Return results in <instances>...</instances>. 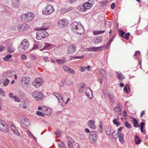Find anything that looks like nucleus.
Masks as SVG:
<instances>
[{
    "instance_id": "5",
    "label": "nucleus",
    "mask_w": 148,
    "mask_h": 148,
    "mask_svg": "<svg viewBox=\"0 0 148 148\" xmlns=\"http://www.w3.org/2000/svg\"><path fill=\"white\" fill-rule=\"evenodd\" d=\"M48 36L49 34L47 32L39 31L36 33V38L38 40H40L47 37Z\"/></svg>"
},
{
    "instance_id": "1",
    "label": "nucleus",
    "mask_w": 148,
    "mask_h": 148,
    "mask_svg": "<svg viewBox=\"0 0 148 148\" xmlns=\"http://www.w3.org/2000/svg\"><path fill=\"white\" fill-rule=\"evenodd\" d=\"M71 28L72 30L79 34H82L85 32L83 26L80 23L74 22L71 24Z\"/></svg>"
},
{
    "instance_id": "46",
    "label": "nucleus",
    "mask_w": 148,
    "mask_h": 148,
    "mask_svg": "<svg viewBox=\"0 0 148 148\" xmlns=\"http://www.w3.org/2000/svg\"><path fill=\"white\" fill-rule=\"evenodd\" d=\"M58 145L61 147H65V144L61 141H60L59 142Z\"/></svg>"
},
{
    "instance_id": "38",
    "label": "nucleus",
    "mask_w": 148,
    "mask_h": 148,
    "mask_svg": "<svg viewBox=\"0 0 148 148\" xmlns=\"http://www.w3.org/2000/svg\"><path fill=\"white\" fill-rule=\"evenodd\" d=\"M56 61L57 62L60 64H63L66 62L65 60L58 59Z\"/></svg>"
},
{
    "instance_id": "54",
    "label": "nucleus",
    "mask_w": 148,
    "mask_h": 148,
    "mask_svg": "<svg viewBox=\"0 0 148 148\" xmlns=\"http://www.w3.org/2000/svg\"><path fill=\"white\" fill-rule=\"evenodd\" d=\"M65 8L66 10L65 11H66V12L71 11L73 9V8L72 7H66Z\"/></svg>"
},
{
    "instance_id": "37",
    "label": "nucleus",
    "mask_w": 148,
    "mask_h": 148,
    "mask_svg": "<svg viewBox=\"0 0 148 148\" xmlns=\"http://www.w3.org/2000/svg\"><path fill=\"white\" fill-rule=\"evenodd\" d=\"M133 125L134 127H138L139 126V125H138V122L135 118H133Z\"/></svg>"
},
{
    "instance_id": "11",
    "label": "nucleus",
    "mask_w": 148,
    "mask_h": 148,
    "mask_svg": "<svg viewBox=\"0 0 148 148\" xmlns=\"http://www.w3.org/2000/svg\"><path fill=\"white\" fill-rule=\"evenodd\" d=\"M94 3L95 1L94 0H89L88 2H85L83 4L87 11L88 9H90Z\"/></svg>"
},
{
    "instance_id": "9",
    "label": "nucleus",
    "mask_w": 148,
    "mask_h": 148,
    "mask_svg": "<svg viewBox=\"0 0 148 148\" xmlns=\"http://www.w3.org/2000/svg\"><path fill=\"white\" fill-rule=\"evenodd\" d=\"M43 82V80L41 78L36 79L32 83V84L36 88H39L42 85Z\"/></svg>"
},
{
    "instance_id": "17",
    "label": "nucleus",
    "mask_w": 148,
    "mask_h": 148,
    "mask_svg": "<svg viewBox=\"0 0 148 148\" xmlns=\"http://www.w3.org/2000/svg\"><path fill=\"white\" fill-rule=\"evenodd\" d=\"M85 94L86 96L90 99H91L93 97L92 92L90 88H86Z\"/></svg>"
},
{
    "instance_id": "49",
    "label": "nucleus",
    "mask_w": 148,
    "mask_h": 148,
    "mask_svg": "<svg viewBox=\"0 0 148 148\" xmlns=\"http://www.w3.org/2000/svg\"><path fill=\"white\" fill-rule=\"evenodd\" d=\"M125 125L128 128L130 129L131 128V124L129 123L127 121H126L125 122Z\"/></svg>"
},
{
    "instance_id": "30",
    "label": "nucleus",
    "mask_w": 148,
    "mask_h": 148,
    "mask_svg": "<svg viewBox=\"0 0 148 148\" xmlns=\"http://www.w3.org/2000/svg\"><path fill=\"white\" fill-rule=\"evenodd\" d=\"M109 100L110 102L113 103L114 101L115 97V96L112 94H109Z\"/></svg>"
},
{
    "instance_id": "4",
    "label": "nucleus",
    "mask_w": 148,
    "mask_h": 148,
    "mask_svg": "<svg viewBox=\"0 0 148 148\" xmlns=\"http://www.w3.org/2000/svg\"><path fill=\"white\" fill-rule=\"evenodd\" d=\"M89 135V139L91 143H95L97 138V132L95 131H92L90 132Z\"/></svg>"
},
{
    "instance_id": "25",
    "label": "nucleus",
    "mask_w": 148,
    "mask_h": 148,
    "mask_svg": "<svg viewBox=\"0 0 148 148\" xmlns=\"http://www.w3.org/2000/svg\"><path fill=\"white\" fill-rule=\"evenodd\" d=\"M116 73L118 75L117 76L118 79L121 80L124 79L125 78V77L122 73L119 72H116Z\"/></svg>"
},
{
    "instance_id": "58",
    "label": "nucleus",
    "mask_w": 148,
    "mask_h": 148,
    "mask_svg": "<svg viewBox=\"0 0 148 148\" xmlns=\"http://www.w3.org/2000/svg\"><path fill=\"white\" fill-rule=\"evenodd\" d=\"M0 94L2 96H5L4 91L2 88L0 89Z\"/></svg>"
},
{
    "instance_id": "60",
    "label": "nucleus",
    "mask_w": 148,
    "mask_h": 148,
    "mask_svg": "<svg viewBox=\"0 0 148 148\" xmlns=\"http://www.w3.org/2000/svg\"><path fill=\"white\" fill-rule=\"evenodd\" d=\"M116 113V114L117 117L116 119H117L118 120H119V117L121 115V112Z\"/></svg>"
},
{
    "instance_id": "40",
    "label": "nucleus",
    "mask_w": 148,
    "mask_h": 148,
    "mask_svg": "<svg viewBox=\"0 0 148 148\" xmlns=\"http://www.w3.org/2000/svg\"><path fill=\"white\" fill-rule=\"evenodd\" d=\"M106 134L108 136H109L111 134V129L110 128H107L106 129Z\"/></svg>"
},
{
    "instance_id": "57",
    "label": "nucleus",
    "mask_w": 148,
    "mask_h": 148,
    "mask_svg": "<svg viewBox=\"0 0 148 148\" xmlns=\"http://www.w3.org/2000/svg\"><path fill=\"white\" fill-rule=\"evenodd\" d=\"M14 99V100L16 101H17L18 102H19L20 100L19 98L16 96H14L13 98Z\"/></svg>"
},
{
    "instance_id": "59",
    "label": "nucleus",
    "mask_w": 148,
    "mask_h": 148,
    "mask_svg": "<svg viewBox=\"0 0 148 148\" xmlns=\"http://www.w3.org/2000/svg\"><path fill=\"white\" fill-rule=\"evenodd\" d=\"M106 25H107L108 27H109L111 25V23L110 21H107L106 22Z\"/></svg>"
},
{
    "instance_id": "35",
    "label": "nucleus",
    "mask_w": 148,
    "mask_h": 148,
    "mask_svg": "<svg viewBox=\"0 0 148 148\" xmlns=\"http://www.w3.org/2000/svg\"><path fill=\"white\" fill-rule=\"evenodd\" d=\"M124 90L127 93H130V90L129 86L128 85L126 84L124 87Z\"/></svg>"
},
{
    "instance_id": "14",
    "label": "nucleus",
    "mask_w": 148,
    "mask_h": 148,
    "mask_svg": "<svg viewBox=\"0 0 148 148\" xmlns=\"http://www.w3.org/2000/svg\"><path fill=\"white\" fill-rule=\"evenodd\" d=\"M20 120L26 126H28L30 124V122L27 119L22 117H19Z\"/></svg>"
},
{
    "instance_id": "13",
    "label": "nucleus",
    "mask_w": 148,
    "mask_h": 148,
    "mask_svg": "<svg viewBox=\"0 0 148 148\" xmlns=\"http://www.w3.org/2000/svg\"><path fill=\"white\" fill-rule=\"evenodd\" d=\"M76 50V47L73 45H71L67 48L68 54H71L73 53Z\"/></svg>"
},
{
    "instance_id": "63",
    "label": "nucleus",
    "mask_w": 148,
    "mask_h": 148,
    "mask_svg": "<svg viewBox=\"0 0 148 148\" xmlns=\"http://www.w3.org/2000/svg\"><path fill=\"white\" fill-rule=\"evenodd\" d=\"M5 49V47L2 45L0 46V52L3 51Z\"/></svg>"
},
{
    "instance_id": "22",
    "label": "nucleus",
    "mask_w": 148,
    "mask_h": 148,
    "mask_svg": "<svg viewBox=\"0 0 148 148\" xmlns=\"http://www.w3.org/2000/svg\"><path fill=\"white\" fill-rule=\"evenodd\" d=\"M12 5L15 8H18L20 6V4L18 1L15 0L12 2Z\"/></svg>"
},
{
    "instance_id": "33",
    "label": "nucleus",
    "mask_w": 148,
    "mask_h": 148,
    "mask_svg": "<svg viewBox=\"0 0 148 148\" xmlns=\"http://www.w3.org/2000/svg\"><path fill=\"white\" fill-rule=\"evenodd\" d=\"M141 140L139 138V137L137 135H136L135 138V141L136 144H139L141 142Z\"/></svg>"
},
{
    "instance_id": "61",
    "label": "nucleus",
    "mask_w": 148,
    "mask_h": 148,
    "mask_svg": "<svg viewBox=\"0 0 148 148\" xmlns=\"http://www.w3.org/2000/svg\"><path fill=\"white\" fill-rule=\"evenodd\" d=\"M86 69V67H81L80 68V70L82 72H84L85 70Z\"/></svg>"
},
{
    "instance_id": "10",
    "label": "nucleus",
    "mask_w": 148,
    "mask_h": 148,
    "mask_svg": "<svg viewBox=\"0 0 148 148\" xmlns=\"http://www.w3.org/2000/svg\"><path fill=\"white\" fill-rule=\"evenodd\" d=\"M68 23V21L65 18H63L58 20V25L60 27H63L67 25Z\"/></svg>"
},
{
    "instance_id": "18",
    "label": "nucleus",
    "mask_w": 148,
    "mask_h": 148,
    "mask_svg": "<svg viewBox=\"0 0 148 148\" xmlns=\"http://www.w3.org/2000/svg\"><path fill=\"white\" fill-rule=\"evenodd\" d=\"M48 28V24L47 23H43L41 27L37 28L36 30L39 31H45Z\"/></svg>"
},
{
    "instance_id": "51",
    "label": "nucleus",
    "mask_w": 148,
    "mask_h": 148,
    "mask_svg": "<svg viewBox=\"0 0 148 148\" xmlns=\"http://www.w3.org/2000/svg\"><path fill=\"white\" fill-rule=\"evenodd\" d=\"M119 31V35L121 37H124V35L125 33L122 30H120Z\"/></svg>"
},
{
    "instance_id": "56",
    "label": "nucleus",
    "mask_w": 148,
    "mask_h": 148,
    "mask_svg": "<svg viewBox=\"0 0 148 148\" xmlns=\"http://www.w3.org/2000/svg\"><path fill=\"white\" fill-rule=\"evenodd\" d=\"M130 35V33H127L125 34V36H124V37L123 38L126 39L127 40H128V39L129 36Z\"/></svg>"
},
{
    "instance_id": "36",
    "label": "nucleus",
    "mask_w": 148,
    "mask_h": 148,
    "mask_svg": "<svg viewBox=\"0 0 148 148\" xmlns=\"http://www.w3.org/2000/svg\"><path fill=\"white\" fill-rule=\"evenodd\" d=\"M104 30L97 31H94L93 33L94 35H97L103 34L104 33Z\"/></svg>"
},
{
    "instance_id": "12",
    "label": "nucleus",
    "mask_w": 148,
    "mask_h": 148,
    "mask_svg": "<svg viewBox=\"0 0 148 148\" xmlns=\"http://www.w3.org/2000/svg\"><path fill=\"white\" fill-rule=\"evenodd\" d=\"M29 28V26L28 25L25 23H23L20 25L18 27V29L20 32L27 30Z\"/></svg>"
},
{
    "instance_id": "42",
    "label": "nucleus",
    "mask_w": 148,
    "mask_h": 148,
    "mask_svg": "<svg viewBox=\"0 0 148 148\" xmlns=\"http://www.w3.org/2000/svg\"><path fill=\"white\" fill-rule=\"evenodd\" d=\"M53 95L55 96L58 100L60 99H62V96L59 93H53Z\"/></svg>"
},
{
    "instance_id": "2",
    "label": "nucleus",
    "mask_w": 148,
    "mask_h": 148,
    "mask_svg": "<svg viewBox=\"0 0 148 148\" xmlns=\"http://www.w3.org/2000/svg\"><path fill=\"white\" fill-rule=\"evenodd\" d=\"M34 17V14L32 13L29 12L22 14L21 16V18L23 21L27 23L32 21Z\"/></svg>"
},
{
    "instance_id": "6",
    "label": "nucleus",
    "mask_w": 148,
    "mask_h": 148,
    "mask_svg": "<svg viewBox=\"0 0 148 148\" xmlns=\"http://www.w3.org/2000/svg\"><path fill=\"white\" fill-rule=\"evenodd\" d=\"M54 10L53 7L51 5H49L46 7L45 10L42 11V13L47 15L52 13Z\"/></svg>"
},
{
    "instance_id": "20",
    "label": "nucleus",
    "mask_w": 148,
    "mask_h": 148,
    "mask_svg": "<svg viewBox=\"0 0 148 148\" xmlns=\"http://www.w3.org/2000/svg\"><path fill=\"white\" fill-rule=\"evenodd\" d=\"M103 47V46L98 47H91L87 48V49L88 51H96L102 50Z\"/></svg>"
},
{
    "instance_id": "39",
    "label": "nucleus",
    "mask_w": 148,
    "mask_h": 148,
    "mask_svg": "<svg viewBox=\"0 0 148 148\" xmlns=\"http://www.w3.org/2000/svg\"><path fill=\"white\" fill-rule=\"evenodd\" d=\"M108 2V1L105 0L100 2V5L102 7L106 6Z\"/></svg>"
},
{
    "instance_id": "55",
    "label": "nucleus",
    "mask_w": 148,
    "mask_h": 148,
    "mask_svg": "<svg viewBox=\"0 0 148 148\" xmlns=\"http://www.w3.org/2000/svg\"><path fill=\"white\" fill-rule=\"evenodd\" d=\"M115 112L116 113L121 112L120 109L118 108L115 107L114 109Z\"/></svg>"
},
{
    "instance_id": "19",
    "label": "nucleus",
    "mask_w": 148,
    "mask_h": 148,
    "mask_svg": "<svg viewBox=\"0 0 148 148\" xmlns=\"http://www.w3.org/2000/svg\"><path fill=\"white\" fill-rule=\"evenodd\" d=\"M87 124L89 127L92 129H95L96 128L95 122L93 120H89Z\"/></svg>"
},
{
    "instance_id": "41",
    "label": "nucleus",
    "mask_w": 148,
    "mask_h": 148,
    "mask_svg": "<svg viewBox=\"0 0 148 148\" xmlns=\"http://www.w3.org/2000/svg\"><path fill=\"white\" fill-rule=\"evenodd\" d=\"M10 82V80L8 78H6L4 81L3 83V85L4 86H7L9 84Z\"/></svg>"
},
{
    "instance_id": "3",
    "label": "nucleus",
    "mask_w": 148,
    "mask_h": 148,
    "mask_svg": "<svg viewBox=\"0 0 148 148\" xmlns=\"http://www.w3.org/2000/svg\"><path fill=\"white\" fill-rule=\"evenodd\" d=\"M29 46L28 40L27 39H24L21 42V44L18 47V50L20 52H23L27 49Z\"/></svg>"
},
{
    "instance_id": "62",
    "label": "nucleus",
    "mask_w": 148,
    "mask_h": 148,
    "mask_svg": "<svg viewBox=\"0 0 148 148\" xmlns=\"http://www.w3.org/2000/svg\"><path fill=\"white\" fill-rule=\"evenodd\" d=\"M13 132L17 136H19L20 135V134L18 132V131L16 129L15 130L13 131Z\"/></svg>"
},
{
    "instance_id": "27",
    "label": "nucleus",
    "mask_w": 148,
    "mask_h": 148,
    "mask_svg": "<svg viewBox=\"0 0 148 148\" xmlns=\"http://www.w3.org/2000/svg\"><path fill=\"white\" fill-rule=\"evenodd\" d=\"M119 140L120 142L121 143H124V140L123 138V134L122 133H120L119 135H118Z\"/></svg>"
},
{
    "instance_id": "15",
    "label": "nucleus",
    "mask_w": 148,
    "mask_h": 148,
    "mask_svg": "<svg viewBox=\"0 0 148 148\" xmlns=\"http://www.w3.org/2000/svg\"><path fill=\"white\" fill-rule=\"evenodd\" d=\"M29 80V78L27 77H23L21 79V84L23 86H27Z\"/></svg>"
},
{
    "instance_id": "52",
    "label": "nucleus",
    "mask_w": 148,
    "mask_h": 148,
    "mask_svg": "<svg viewBox=\"0 0 148 148\" xmlns=\"http://www.w3.org/2000/svg\"><path fill=\"white\" fill-rule=\"evenodd\" d=\"M73 75H75V71L73 69H71L70 68L69 69L68 71Z\"/></svg>"
},
{
    "instance_id": "44",
    "label": "nucleus",
    "mask_w": 148,
    "mask_h": 148,
    "mask_svg": "<svg viewBox=\"0 0 148 148\" xmlns=\"http://www.w3.org/2000/svg\"><path fill=\"white\" fill-rule=\"evenodd\" d=\"M55 134L57 138H59L60 136L61 135V133L60 132L59 130L58 129L57 130L55 133Z\"/></svg>"
},
{
    "instance_id": "43",
    "label": "nucleus",
    "mask_w": 148,
    "mask_h": 148,
    "mask_svg": "<svg viewBox=\"0 0 148 148\" xmlns=\"http://www.w3.org/2000/svg\"><path fill=\"white\" fill-rule=\"evenodd\" d=\"M60 103V104L62 106H65V102H64V101L63 99H62H62H60L59 100H58Z\"/></svg>"
},
{
    "instance_id": "53",
    "label": "nucleus",
    "mask_w": 148,
    "mask_h": 148,
    "mask_svg": "<svg viewBox=\"0 0 148 148\" xmlns=\"http://www.w3.org/2000/svg\"><path fill=\"white\" fill-rule=\"evenodd\" d=\"M36 114L37 115L41 116H44L45 114L44 113H42L40 111H37L36 112Z\"/></svg>"
},
{
    "instance_id": "45",
    "label": "nucleus",
    "mask_w": 148,
    "mask_h": 148,
    "mask_svg": "<svg viewBox=\"0 0 148 148\" xmlns=\"http://www.w3.org/2000/svg\"><path fill=\"white\" fill-rule=\"evenodd\" d=\"M12 57V55L10 54H8L5 57L3 58V59L7 61L8 59Z\"/></svg>"
},
{
    "instance_id": "24",
    "label": "nucleus",
    "mask_w": 148,
    "mask_h": 148,
    "mask_svg": "<svg viewBox=\"0 0 148 148\" xmlns=\"http://www.w3.org/2000/svg\"><path fill=\"white\" fill-rule=\"evenodd\" d=\"M77 9L80 12H84L86 11V8H85L84 4L82 5L79 6L77 7Z\"/></svg>"
},
{
    "instance_id": "21",
    "label": "nucleus",
    "mask_w": 148,
    "mask_h": 148,
    "mask_svg": "<svg viewBox=\"0 0 148 148\" xmlns=\"http://www.w3.org/2000/svg\"><path fill=\"white\" fill-rule=\"evenodd\" d=\"M42 110L47 115H49L51 113V111L50 109L47 108H45V107L42 108Z\"/></svg>"
},
{
    "instance_id": "47",
    "label": "nucleus",
    "mask_w": 148,
    "mask_h": 148,
    "mask_svg": "<svg viewBox=\"0 0 148 148\" xmlns=\"http://www.w3.org/2000/svg\"><path fill=\"white\" fill-rule=\"evenodd\" d=\"M144 125L145 123L143 122H141L140 124V129L142 132H144V131L143 130V126Z\"/></svg>"
},
{
    "instance_id": "8",
    "label": "nucleus",
    "mask_w": 148,
    "mask_h": 148,
    "mask_svg": "<svg viewBox=\"0 0 148 148\" xmlns=\"http://www.w3.org/2000/svg\"><path fill=\"white\" fill-rule=\"evenodd\" d=\"M32 96L34 98L36 101L40 100L42 99L43 96L41 92L37 91H34L32 94Z\"/></svg>"
},
{
    "instance_id": "48",
    "label": "nucleus",
    "mask_w": 148,
    "mask_h": 148,
    "mask_svg": "<svg viewBox=\"0 0 148 148\" xmlns=\"http://www.w3.org/2000/svg\"><path fill=\"white\" fill-rule=\"evenodd\" d=\"M62 68L66 72H68V70L70 68L69 67L66 65H64L62 66Z\"/></svg>"
},
{
    "instance_id": "31",
    "label": "nucleus",
    "mask_w": 148,
    "mask_h": 148,
    "mask_svg": "<svg viewBox=\"0 0 148 148\" xmlns=\"http://www.w3.org/2000/svg\"><path fill=\"white\" fill-rule=\"evenodd\" d=\"M65 83L67 85H70L73 84V81L71 79L67 78L66 79Z\"/></svg>"
},
{
    "instance_id": "50",
    "label": "nucleus",
    "mask_w": 148,
    "mask_h": 148,
    "mask_svg": "<svg viewBox=\"0 0 148 148\" xmlns=\"http://www.w3.org/2000/svg\"><path fill=\"white\" fill-rule=\"evenodd\" d=\"M28 56L29 58L32 59V60H34L35 59H36L35 56L32 54H29L28 55Z\"/></svg>"
},
{
    "instance_id": "16",
    "label": "nucleus",
    "mask_w": 148,
    "mask_h": 148,
    "mask_svg": "<svg viewBox=\"0 0 148 148\" xmlns=\"http://www.w3.org/2000/svg\"><path fill=\"white\" fill-rule=\"evenodd\" d=\"M13 70H10L4 72L3 74V76L4 78L10 77L13 75Z\"/></svg>"
},
{
    "instance_id": "7",
    "label": "nucleus",
    "mask_w": 148,
    "mask_h": 148,
    "mask_svg": "<svg viewBox=\"0 0 148 148\" xmlns=\"http://www.w3.org/2000/svg\"><path fill=\"white\" fill-rule=\"evenodd\" d=\"M0 130L5 132H8V127L5 122L2 120L0 119Z\"/></svg>"
},
{
    "instance_id": "64",
    "label": "nucleus",
    "mask_w": 148,
    "mask_h": 148,
    "mask_svg": "<svg viewBox=\"0 0 148 148\" xmlns=\"http://www.w3.org/2000/svg\"><path fill=\"white\" fill-rule=\"evenodd\" d=\"M116 131H114L112 133V137L114 138H116Z\"/></svg>"
},
{
    "instance_id": "23",
    "label": "nucleus",
    "mask_w": 148,
    "mask_h": 148,
    "mask_svg": "<svg viewBox=\"0 0 148 148\" xmlns=\"http://www.w3.org/2000/svg\"><path fill=\"white\" fill-rule=\"evenodd\" d=\"M15 51V49L12 45L11 44L9 45L8 48V51L10 53H13Z\"/></svg>"
},
{
    "instance_id": "34",
    "label": "nucleus",
    "mask_w": 148,
    "mask_h": 148,
    "mask_svg": "<svg viewBox=\"0 0 148 148\" xmlns=\"http://www.w3.org/2000/svg\"><path fill=\"white\" fill-rule=\"evenodd\" d=\"M99 72L101 74V75L102 76V78H105L106 77V74L105 71L101 69H99Z\"/></svg>"
},
{
    "instance_id": "32",
    "label": "nucleus",
    "mask_w": 148,
    "mask_h": 148,
    "mask_svg": "<svg viewBox=\"0 0 148 148\" xmlns=\"http://www.w3.org/2000/svg\"><path fill=\"white\" fill-rule=\"evenodd\" d=\"M119 120H118L117 119H114L113 121V124L117 127L119 126L120 125L121 122L117 121H119Z\"/></svg>"
},
{
    "instance_id": "28",
    "label": "nucleus",
    "mask_w": 148,
    "mask_h": 148,
    "mask_svg": "<svg viewBox=\"0 0 148 148\" xmlns=\"http://www.w3.org/2000/svg\"><path fill=\"white\" fill-rule=\"evenodd\" d=\"M101 38L100 37H97L94 40L93 43L95 44H97L101 41Z\"/></svg>"
},
{
    "instance_id": "29",
    "label": "nucleus",
    "mask_w": 148,
    "mask_h": 148,
    "mask_svg": "<svg viewBox=\"0 0 148 148\" xmlns=\"http://www.w3.org/2000/svg\"><path fill=\"white\" fill-rule=\"evenodd\" d=\"M81 87L79 90V93H82L84 91V88L86 87V85L84 83H82L80 84Z\"/></svg>"
},
{
    "instance_id": "26",
    "label": "nucleus",
    "mask_w": 148,
    "mask_h": 148,
    "mask_svg": "<svg viewBox=\"0 0 148 148\" xmlns=\"http://www.w3.org/2000/svg\"><path fill=\"white\" fill-rule=\"evenodd\" d=\"M45 47L42 48V49H40V50L42 51L43 49H45L46 48L49 47V48H52L54 47L53 45H51L50 43H45Z\"/></svg>"
}]
</instances>
